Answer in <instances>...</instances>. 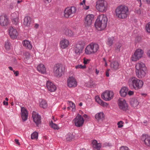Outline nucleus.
<instances>
[{
    "mask_svg": "<svg viewBox=\"0 0 150 150\" xmlns=\"http://www.w3.org/2000/svg\"><path fill=\"white\" fill-rule=\"evenodd\" d=\"M108 21V18L106 15L103 14L99 15L95 23L96 28L99 31L103 30L107 26Z\"/></svg>",
    "mask_w": 150,
    "mask_h": 150,
    "instance_id": "f257e3e1",
    "label": "nucleus"
},
{
    "mask_svg": "<svg viewBox=\"0 0 150 150\" xmlns=\"http://www.w3.org/2000/svg\"><path fill=\"white\" fill-rule=\"evenodd\" d=\"M135 72L136 76L139 79H142L146 75V69L145 64L141 62H138L135 65Z\"/></svg>",
    "mask_w": 150,
    "mask_h": 150,
    "instance_id": "f03ea898",
    "label": "nucleus"
},
{
    "mask_svg": "<svg viewBox=\"0 0 150 150\" xmlns=\"http://www.w3.org/2000/svg\"><path fill=\"white\" fill-rule=\"evenodd\" d=\"M129 12V9L127 6L122 5L116 8L115 12L117 18L120 19H125L127 17Z\"/></svg>",
    "mask_w": 150,
    "mask_h": 150,
    "instance_id": "7ed1b4c3",
    "label": "nucleus"
},
{
    "mask_svg": "<svg viewBox=\"0 0 150 150\" xmlns=\"http://www.w3.org/2000/svg\"><path fill=\"white\" fill-rule=\"evenodd\" d=\"M128 84L130 87H133L135 90H137L142 88L144 82L142 80L132 77L129 79Z\"/></svg>",
    "mask_w": 150,
    "mask_h": 150,
    "instance_id": "20e7f679",
    "label": "nucleus"
},
{
    "mask_svg": "<svg viewBox=\"0 0 150 150\" xmlns=\"http://www.w3.org/2000/svg\"><path fill=\"white\" fill-rule=\"evenodd\" d=\"M99 46L97 44L91 43L88 45L85 49V53L90 55L96 54L98 51Z\"/></svg>",
    "mask_w": 150,
    "mask_h": 150,
    "instance_id": "39448f33",
    "label": "nucleus"
},
{
    "mask_svg": "<svg viewBox=\"0 0 150 150\" xmlns=\"http://www.w3.org/2000/svg\"><path fill=\"white\" fill-rule=\"evenodd\" d=\"M96 8L99 12L104 13L108 9V4L105 0H98L96 2Z\"/></svg>",
    "mask_w": 150,
    "mask_h": 150,
    "instance_id": "423d86ee",
    "label": "nucleus"
},
{
    "mask_svg": "<svg viewBox=\"0 0 150 150\" xmlns=\"http://www.w3.org/2000/svg\"><path fill=\"white\" fill-rule=\"evenodd\" d=\"M65 67L62 65H57L54 67V75L58 77L61 76L64 74Z\"/></svg>",
    "mask_w": 150,
    "mask_h": 150,
    "instance_id": "0eeeda50",
    "label": "nucleus"
},
{
    "mask_svg": "<svg viewBox=\"0 0 150 150\" xmlns=\"http://www.w3.org/2000/svg\"><path fill=\"white\" fill-rule=\"evenodd\" d=\"M144 54V51L141 49H137L132 57L131 59L133 62H136L141 58Z\"/></svg>",
    "mask_w": 150,
    "mask_h": 150,
    "instance_id": "6e6552de",
    "label": "nucleus"
},
{
    "mask_svg": "<svg viewBox=\"0 0 150 150\" xmlns=\"http://www.w3.org/2000/svg\"><path fill=\"white\" fill-rule=\"evenodd\" d=\"M76 8L74 6L67 7L64 11V16L69 18L72 16L76 11Z\"/></svg>",
    "mask_w": 150,
    "mask_h": 150,
    "instance_id": "1a4fd4ad",
    "label": "nucleus"
},
{
    "mask_svg": "<svg viewBox=\"0 0 150 150\" xmlns=\"http://www.w3.org/2000/svg\"><path fill=\"white\" fill-rule=\"evenodd\" d=\"M73 121L76 127H80L83 126L84 120L82 116L78 114Z\"/></svg>",
    "mask_w": 150,
    "mask_h": 150,
    "instance_id": "9d476101",
    "label": "nucleus"
},
{
    "mask_svg": "<svg viewBox=\"0 0 150 150\" xmlns=\"http://www.w3.org/2000/svg\"><path fill=\"white\" fill-rule=\"evenodd\" d=\"M113 92L111 91L107 90L104 92L101 95L102 98L106 101L110 100L113 97Z\"/></svg>",
    "mask_w": 150,
    "mask_h": 150,
    "instance_id": "9b49d317",
    "label": "nucleus"
},
{
    "mask_svg": "<svg viewBox=\"0 0 150 150\" xmlns=\"http://www.w3.org/2000/svg\"><path fill=\"white\" fill-rule=\"evenodd\" d=\"M118 104L120 109L125 111L128 109V105L124 98H120L118 100Z\"/></svg>",
    "mask_w": 150,
    "mask_h": 150,
    "instance_id": "f8f14e48",
    "label": "nucleus"
},
{
    "mask_svg": "<svg viewBox=\"0 0 150 150\" xmlns=\"http://www.w3.org/2000/svg\"><path fill=\"white\" fill-rule=\"evenodd\" d=\"M94 16L93 14H88L84 18V24L85 26H90L94 20Z\"/></svg>",
    "mask_w": 150,
    "mask_h": 150,
    "instance_id": "ddd939ff",
    "label": "nucleus"
},
{
    "mask_svg": "<svg viewBox=\"0 0 150 150\" xmlns=\"http://www.w3.org/2000/svg\"><path fill=\"white\" fill-rule=\"evenodd\" d=\"M32 117L34 122L37 126H38L41 124V117L40 116L34 111L33 112Z\"/></svg>",
    "mask_w": 150,
    "mask_h": 150,
    "instance_id": "4468645a",
    "label": "nucleus"
},
{
    "mask_svg": "<svg viewBox=\"0 0 150 150\" xmlns=\"http://www.w3.org/2000/svg\"><path fill=\"white\" fill-rule=\"evenodd\" d=\"M68 86L70 88L74 87L77 86V82L73 76L69 77L67 80Z\"/></svg>",
    "mask_w": 150,
    "mask_h": 150,
    "instance_id": "2eb2a0df",
    "label": "nucleus"
},
{
    "mask_svg": "<svg viewBox=\"0 0 150 150\" xmlns=\"http://www.w3.org/2000/svg\"><path fill=\"white\" fill-rule=\"evenodd\" d=\"M9 23L7 16L6 15L0 16V25L2 26L7 25Z\"/></svg>",
    "mask_w": 150,
    "mask_h": 150,
    "instance_id": "dca6fc26",
    "label": "nucleus"
},
{
    "mask_svg": "<svg viewBox=\"0 0 150 150\" xmlns=\"http://www.w3.org/2000/svg\"><path fill=\"white\" fill-rule=\"evenodd\" d=\"M46 85L47 88L49 91L53 92L56 90V86L52 82L49 81H47Z\"/></svg>",
    "mask_w": 150,
    "mask_h": 150,
    "instance_id": "f3484780",
    "label": "nucleus"
},
{
    "mask_svg": "<svg viewBox=\"0 0 150 150\" xmlns=\"http://www.w3.org/2000/svg\"><path fill=\"white\" fill-rule=\"evenodd\" d=\"M21 117L22 120L23 121H25L27 120L28 117L27 111L25 108L21 107Z\"/></svg>",
    "mask_w": 150,
    "mask_h": 150,
    "instance_id": "a211bd4d",
    "label": "nucleus"
},
{
    "mask_svg": "<svg viewBox=\"0 0 150 150\" xmlns=\"http://www.w3.org/2000/svg\"><path fill=\"white\" fill-rule=\"evenodd\" d=\"M9 31V35L12 38L14 39L16 38L18 35V33L16 29L12 27H11L10 28Z\"/></svg>",
    "mask_w": 150,
    "mask_h": 150,
    "instance_id": "6ab92c4d",
    "label": "nucleus"
},
{
    "mask_svg": "<svg viewBox=\"0 0 150 150\" xmlns=\"http://www.w3.org/2000/svg\"><path fill=\"white\" fill-rule=\"evenodd\" d=\"M69 44V42L68 40L63 39L60 41V46L62 48L64 49L68 46Z\"/></svg>",
    "mask_w": 150,
    "mask_h": 150,
    "instance_id": "aec40b11",
    "label": "nucleus"
},
{
    "mask_svg": "<svg viewBox=\"0 0 150 150\" xmlns=\"http://www.w3.org/2000/svg\"><path fill=\"white\" fill-rule=\"evenodd\" d=\"M142 140L146 146L150 147V136L148 135H143Z\"/></svg>",
    "mask_w": 150,
    "mask_h": 150,
    "instance_id": "412c9836",
    "label": "nucleus"
},
{
    "mask_svg": "<svg viewBox=\"0 0 150 150\" xmlns=\"http://www.w3.org/2000/svg\"><path fill=\"white\" fill-rule=\"evenodd\" d=\"M83 49L82 46L80 44H77L74 49V52L77 54H79L81 52Z\"/></svg>",
    "mask_w": 150,
    "mask_h": 150,
    "instance_id": "4be33fe9",
    "label": "nucleus"
},
{
    "mask_svg": "<svg viewBox=\"0 0 150 150\" xmlns=\"http://www.w3.org/2000/svg\"><path fill=\"white\" fill-rule=\"evenodd\" d=\"M31 23V20L30 17L28 16L25 17L24 20V25L25 26L29 27Z\"/></svg>",
    "mask_w": 150,
    "mask_h": 150,
    "instance_id": "5701e85b",
    "label": "nucleus"
},
{
    "mask_svg": "<svg viewBox=\"0 0 150 150\" xmlns=\"http://www.w3.org/2000/svg\"><path fill=\"white\" fill-rule=\"evenodd\" d=\"M128 90V88L127 87H122L120 91L121 96L123 97H125L127 94Z\"/></svg>",
    "mask_w": 150,
    "mask_h": 150,
    "instance_id": "b1692460",
    "label": "nucleus"
},
{
    "mask_svg": "<svg viewBox=\"0 0 150 150\" xmlns=\"http://www.w3.org/2000/svg\"><path fill=\"white\" fill-rule=\"evenodd\" d=\"M95 99L96 101L101 106L103 107H107L108 105L107 103L103 101L98 96H96Z\"/></svg>",
    "mask_w": 150,
    "mask_h": 150,
    "instance_id": "393cba45",
    "label": "nucleus"
},
{
    "mask_svg": "<svg viewBox=\"0 0 150 150\" xmlns=\"http://www.w3.org/2000/svg\"><path fill=\"white\" fill-rule=\"evenodd\" d=\"M37 70L42 74H45L46 73V69L44 65L42 64H40L37 67Z\"/></svg>",
    "mask_w": 150,
    "mask_h": 150,
    "instance_id": "a878e982",
    "label": "nucleus"
},
{
    "mask_svg": "<svg viewBox=\"0 0 150 150\" xmlns=\"http://www.w3.org/2000/svg\"><path fill=\"white\" fill-rule=\"evenodd\" d=\"M23 45L26 49L30 50L32 47L30 42L27 40H25L23 41Z\"/></svg>",
    "mask_w": 150,
    "mask_h": 150,
    "instance_id": "bb28decb",
    "label": "nucleus"
},
{
    "mask_svg": "<svg viewBox=\"0 0 150 150\" xmlns=\"http://www.w3.org/2000/svg\"><path fill=\"white\" fill-rule=\"evenodd\" d=\"M110 66L113 69L117 70L119 69V64L117 61H114L111 63Z\"/></svg>",
    "mask_w": 150,
    "mask_h": 150,
    "instance_id": "cd10ccee",
    "label": "nucleus"
},
{
    "mask_svg": "<svg viewBox=\"0 0 150 150\" xmlns=\"http://www.w3.org/2000/svg\"><path fill=\"white\" fill-rule=\"evenodd\" d=\"M64 33L66 36L69 37L73 36L74 35V33L70 29L68 28L65 29L63 31Z\"/></svg>",
    "mask_w": 150,
    "mask_h": 150,
    "instance_id": "c85d7f7f",
    "label": "nucleus"
},
{
    "mask_svg": "<svg viewBox=\"0 0 150 150\" xmlns=\"http://www.w3.org/2000/svg\"><path fill=\"white\" fill-rule=\"evenodd\" d=\"M93 146V148L98 150L101 147V144L100 143H98L96 140H93L92 142Z\"/></svg>",
    "mask_w": 150,
    "mask_h": 150,
    "instance_id": "c756f323",
    "label": "nucleus"
},
{
    "mask_svg": "<svg viewBox=\"0 0 150 150\" xmlns=\"http://www.w3.org/2000/svg\"><path fill=\"white\" fill-rule=\"evenodd\" d=\"M105 115L103 112H100L97 113L95 116V118L97 120H103L104 118Z\"/></svg>",
    "mask_w": 150,
    "mask_h": 150,
    "instance_id": "7c9ffc66",
    "label": "nucleus"
},
{
    "mask_svg": "<svg viewBox=\"0 0 150 150\" xmlns=\"http://www.w3.org/2000/svg\"><path fill=\"white\" fill-rule=\"evenodd\" d=\"M139 103L137 99H132L130 101V104L133 107L135 108L138 105Z\"/></svg>",
    "mask_w": 150,
    "mask_h": 150,
    "instance_id": "2f4dec72",
    "label": "nucleus"
},
{
    "mask_svg": "<svg viewBox=\"0 0 150 150\" xmlns=\"http://www.w3.org/2000/svg\"><path fill=\"white\" fill-rule=\"evenodd\" d=\"M114 40V37H109L108 38L107 44L109 46H111L113 45Z\"/></svg>",
    "mask_w": 150,
    "mask_h": 150,
    "instance_id": "473e14b6",
    "label": "nucleus"
},
{
    "mask_svg": "<svg viewBox=\"0 0 150 150\" xmlns=\"http://www.w3.org/2000/svg\"><path fill=\"white\" fill-rule=\"evenodd\" d=\"M74 137V135L71 133H69L66 135V139L68 141L71 140Z\"/></svg>",
    "mask_w": 150,
    "mask_h": 150,
    "instance_id": "72a5a7b5",
    "label": "nucleus"
},
{
    "mask_svg": "<svg viewBox=\"0 0 150 150\" xmlns=\"http://www.w3.org/2000/svg\"><path fill=\"white\" fill-rule=\"evenodd\" d=\"M47 106V102L45 100H42L40 103V106L43 108H46Z\"/></svg>",
    "mask_w": 150,
    "mask_h": 150,
    "instance_id": "f704fd0d",
    "label": "nucleus"
},
{
    "mask_svg": "<svg viewBox=\"0 0 150 150\" xmlns=\"http://www.w3.org/2000/svg\"><path fill=\"white\" fill-rule=\"evenodd\" d=\"M50 125L52 128L54 129H59V127H58L57 125L53 122L52 121H51L50 123Z\"/></svg>",
    "mask_w": 150,
    "mask_h": 150,
    "instance_id": "c9c22d12",
    "label": "nucleus"
},
{
    "mask_svg": "<svg viewBox=\"0 0 150 150\" xmlns=\"http://www.w3.org/2000/svg\"><path fill=\"white\" fill-rule=\"evenodd\" d=\"M38 137V133L36 132H34L31 135V138L32 139H37Z\"/></svg>",
    "mask_w": 150,
    "mask_h": 150,
    "instance_id": "e433bc0d",
    "label": "nucleus"
},
{
    "mask_svg": "<svg viewBox=\"0 0 150 150\" xmlns=\"http://www.w3.org/2000/svg\"><path fill=\"white\" fill-rule=\"evenodd\" d=\"M5 47L6 49L7 50H9L10 49V44L8 41H7L5 42Z\"/></svg>",
    "mask_w": 150,
    "mask_h": 150,
    "instance_id": "4c0bfd02",
    "label": "nucleus"
},
{
    "mask_svg": "<svg viewBox=\"0 0 150 150\" xmlns=\"http://www.w3.org/2000/svg\"><path fill=\"white\" fill-rule=\"evenodd\" d=\"M69 106L71 107L72 108L71 110L73 111H74L75 110V106L74 103L71 101H69Z\"/></svg>",
    "mask_w": 150,
    "mask_h": 150,
    "instance_id": "58836bf2",
    "label": "nucleus"
},
{
    "mask_svg": "<svg viewBox=\"0 0 150 150\" xmlns=\"http://www.w3.org/2000/svg\"><path fill=\"white\" fill-rule=\"evenodd\" d=\"M124 122L122 121H120L117 123V125H118V128H121L123 126V125Z\"/></svg>",
    "mask_w": 150,
    "mask_h": 150,
    "instance_id": "ea45409f",
    "label": "nucleus"
},
{
    "mask_svg": "<svg viewBox=\"0 0 150 150\" xmlns=\"http://www.w3.org/2000/svg\"><path fill=\"white\" fill-rule=\"evenodd\" d=\"M13 23L16 25L18 24L19 22V18L18 17H16L14 18H13Z\"/></svg>",
    "mask_w": 150,
    "mask_h": 150,
    "instance_id": "a19ab883",
    "label": "nucleus"
},
{
    "mask_svg": "<svg viewBox=\"0 0 150 150\" xmlns=\"http://www.w3.org/2000/svg\"><path fill=\"white\" fill-rule=\"evenodd\" d=\"M146 31L150 33V22H149L146 25Z\"/></svg>",
    "mask_w": 150,
    "mask_h": 150,
    "instance_id": "79ce46f5",
    "label": "nucleus"
},
{
    "mask_svg": "<svg viewBox=\"0 0 150 150\" xmlns=\"http://www.w3.org/2000/svg\"><path fill=\"white\" fill-rule=\"evenodd\" d=\"M86 67V66L85 65L83 66L81 64L78 65L76 66L75 68L76 69H83Z\"/></svg>",
    "mask_w": 150,
    "mask_h": 150,
    "instance_id": "37998d69",
    "label": "nucleus"
},
{
    "mask_svg": "<svg viewBox=\"0 0 150 150\" xmlns=\"http://www.w3.org/2000/svg\"><path fill=\"white\" fill-rule=\"evenodd\" d=\"M122 46V45L121 44H118L117 45H116L115 49L116 50L118 51H120V48Z\"/></svg>",
    "mask_w": 150,
    "mask_h": 150,
    "instance_id": "c03bdc74",
    "label": "nucleus"
},
{
    "mask_svg": "<svg viewBox=\"0 0 150 150\" xmlns=\"http://www.w3.org/2000/svg\"><path fill=\"white\" fill-rule=\"evenodd\" d=\"M120 150H129V149L128 147L122 146L120 148Z\"/></svg>",
    "mask_w": 150,
    "mask_h": 150,
    "instance_id": "a18cd8bd",
    "label": "nucleus"
},
{
    "mask_svg": "<svg viewBox=\"0 0 150 150\" xmlns=\"http://www.w3.org/2000/svg\"><path fill=\"white\" fill-rule=\"evenodd\" d=\"M90 61V60L89 59H86L84 58L83 59V63L84 64H88Z\"/></svg>",
    "mask_w": 150,
    "mask_h": 150,
    "instance_id": "49530a36",
    "label": "nucleus"
},
{
    "mask_svg": "<svg viewBox=\"0 0 150 150\" xmlns=\"http://www.w3.org/2000/svg\"><path fill=\"white\" fill-rule=\"evenodd\" d=\"M134 92L133 91H129L127 93V94L129 96H131L133 95L134 94Z\"/></svg>",
    "mask_w": 150,
    "mask_h": 150,
    "instance_id": "de8ad7c7",
    "label": "nucleus"
},
{
    "mask_svg": "<svg viewBox=\"0 0 150 150\" xmlns=\"http://www.w3.org/2000/svg\"><path fill=\"white\" fill-rule=\"evenodd\" d=\"M85 6H83V8L84 10H88L89 8V6H86V5Z\"/></svg>",
    "mask_w": 150,
    "mask_h": 150,
    "instance_id": "09e8293b",
    "label": "nucleus"
},
{
    "mask_svg": "<svg viewBox=\"0 0 150 150\" xmlns=\"http://www.w3.org/2000/svg\"><path fill=\"white\" fill-rule=\"evenodd\" d=\"M13 72H14V74L16 76H18L19 73V71H15L14 70Z\"/></svg>",
    "mask_w": 150,
    "mask_h": 150,
    "instance_id": "8fccbe9b",
    "label": "nucleus"
},
{
    "mask_svg": "<svg viewBox=\"0 0 150 150\" xmlns=\"http://www.w3.org/2000/svg\"><path fill=\"white\" fill-rule=\"evenodd\" d=\"M86 0H83L82 1L80 2L79 4L80 5H85Z\"/></svg>",
    "mask_w": 150,
    "mask_h": 150,
    "instance_id": "3c124183",
    "label": "nucleus"
},
{
    "mask_svg": "<svg viewBox=\"0 0 150 150\" xmlns=\"http://www.w3.org/2000/svg\"><path fill=\"white\" fill-rule=\"evenodd\" d=\"M143 2L148 4H150V0H143Z\"/></svg>",
    "mask_w": 150,
    "mask_h": 150,
    "instance_id": "603ef678",
    "label": "nucleus"
},
{
    "mask_svg": "<svg viewBox=\"0 0 150 150\" xmlns=\"http://www.w3.org/2000/svg\"><path fill=\"white\" fill-rule=\"evenodd\" d=\"M146 54L148 57L150 58V49L147 51Z\"/></svg>",
    "mask_w": 150,
    "mask_h": 150,
    "instance_id": "864d4df0",
    "label": "nucleus"
},
{
    "mask_svg": "<svg viewBox=\"0 0 150 150\" xmlns=\"http://www.w3.org/2000/svg\"><path fill=\"white\" fill-rule=\"evenodd\" d=\"M15 142L16 143V144H17L18 145H20V144L19 142V140L18 139H15Z\"/></svg>",
    "mask_w": 150,
    "mask_h": 150,
    "instance_id": "5fc2aeb1",
    "label": "nucleus"
},
{
    "mask_svg": "<svg viewBox=\"0 0 150 150\" xmlns=\"http://www.w3.org/2000/svg\"><path fill=\"white\" fill-rule=\"evenodd\" d=\"M45 2L46 3H48L50 2L51 0H44Z\"/></svg>",
    "mask_w": 150,
    "mask_h": 150,
    "instance_id": "6e6d98bb",
    "label": "nucleus"
},
{
    "mask_svg": "<svg viewBox=\"0 0 150 150\" xmlns=\"http://www.w3.org/2000/svg\"><path fill=\"white\" fill-rule=\"evenodd\" d=\"M3 103L4 105H8V103L7 102H6L5 101H4L3 102Z\"/></svg>",
    "mask_w": 150,
    "mask_h": 150,
    "instance_id": "4d7b16f0",
    "label": "nucleus"
},
{
    "mask_svg": "<svg viewBox=\"0 0 150 150\" xmlns=\"http://www.w3.org/2000/svg\"><path fill=\"white\" fill-rule=\"evenodd\" d=\"M8 68L10 70L13 71H14L13 68L11 67H9Z\"/></svg>",
    "mask_w": 150,
    "mask_h": 150,
    "instance_id": "13d9d810",
    "label": "nucleus"
},
{
    "mask_svg": "<svg viewBox=\"0 0 150 150\" xmlns=\"http://www.w3.org/2000/svg\"><path fill=\"white\" fill-rule=\"evenodd\" d=\"M39 27V25L37 24H36L35 25V28H38Z\"/></svg>",
    "mask_w": 150,
    "mask_h": 150,
    "instance_id": "bf43d9fd",
    "label": "nucleus"
},
{
    "mask_svg": "<svg viewBox=\"0 0 150 150\" xmlns=\"http://www.w3.org/2000/svg\"><path fill=\"white\" fill-rule=\"evenodd\" d=\"M96 74H98L99 73V70H98L97 69H96Z\"/></svg>",
    "mask_w": 150,
    "mask_h": 150,
    "instance_id": "052dcab7",
    "label": "nucleus"
},
{
    "mask_svg": "<svg viewBox=\"0 0 150 150\" xmlns=\"http://www.w3.org/2000/svg\"><path fill=\"white\" fill-rule=\"evenodd\" d=\"M108 145V144H107V143H105L103 144V147H105V146H107Z\"/></svg>",
    "mask_w": 150,
    "mask_h": 150,
    "instance_id": "680f3d73",
    "label": "nucleus"
},
{
    "mask_svg": "<svg viewBox=\"0 0 150 150\" xmlns=\"http://www.w3.org/2000/svg\"><path fill=\"white\" fill-rule=\"evenodd\" d=\"M106 75L107 77H109V74L108 71L106 72Z\"/></svg>",
    "mask_w": 150,
    "mask_h": 150,
    "instance_id": "e2e57ef3",
    "label": "nucleus"
},
{
    "mask_svg": "<svg viewBox=\"0 0 150 150\" xmlns=\"http://www.w3.org/2000/svg\"><path fill=\"white\" fill-rule=\"evenodd\" d=\"M83 116L85 118H86L88 117L87 115L86 114H84Z\"/></svg>",
    "mask_w": 150,
    "mask_h": 150,
    "instance_id": "0e129e2a",
    "label": "nucleus"
},
{
    "mask_svg": "<svg viewBox=\"0 0 150 150\" xmlns=\"http://www.w3.org/2000/svg\"><path fill=\"white\" fill-rule=\"evenodd\" d=\"M22 1V0H18L17 1L18 4H19Z\"/></svg>",
    "mask_w": 150,
    "mask_h": 150,
    "instance_id": "69168bd1",
    "label": "nucleus"
},
{
    "mask_svg": "<svg viewBox=\"0 0 150 150\" xmlns=\"http://www.w3.org/2000/svg\"><path fill=\"white\" fill-rule=\"evenodd\" d=\"M79 105L80 106H81L83 105V103H80L79 104Z\"/></svg>",
    "mask_w": 150,
    "mask_h": 150,
    "instance_id": "338daca9",
    "label": "nucleus"
},
{
    "mask_svg": "<svg viewBox=\"0 0 150 150\" xmlns=\"http://www.w3.org/2000/svg\"><path fill=\"white\" fill-rule=\"evenodd\" d=\"M71 107H68L67 108V109L68 110H71Z\"/></svg>",
    "mask_w": 150,
    "mask_h": 150,
    "instance_id": "774afa93",
    "label": "nucleus"
}]
</instances>
